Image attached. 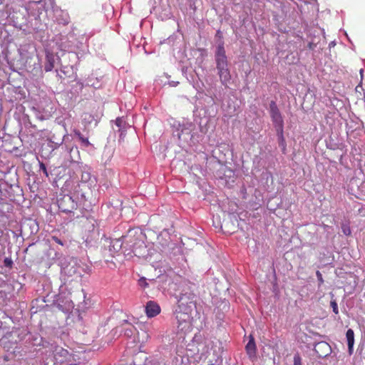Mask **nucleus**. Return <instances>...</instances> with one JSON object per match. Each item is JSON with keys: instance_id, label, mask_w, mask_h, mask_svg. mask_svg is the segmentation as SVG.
Segmentation results:
<instances>
[{"instance_id": "b1692460", "label": "nucleus", "mask_w": 365, "mask_h": 365, "mask_svg": "<svg viewBox=\"0 0 365 365\" xmlns=\"http://www.w3.org/2000/svg\"><path fill=\"white\" fill-rule=\"evenodd\" d=\"M316 274H317V279H318L319 282L320 283H323L324 280H323L322 274H321V272L319 271H317Z\"/></svg>"}, {"instance_id": "f3484780", "label": "nucleus", "mask_w": 365, "mask_h": 365, "mask_svg": "<svg viewBox=\"0 0 365 365\" xmlns=\"http://www.w3.org/2000/svg\"><path fill=\"white\" fill-rule=\"evenodd\" d=\"M131 233H132V231L129 230L128 235L127 236H125V237H123V239H124V242L133 243L131 246L133 247V249H135V247L137 245L138 242H133L130 239L127 240V239L130 238L132 237Z\"/></svg>"}, {"instance_id": "cd10ccee", "label": "nucleus", "mask_w": 365, "mask_h": 365, "mask_svg": "<svg viewBox=\"0 0 365 365\" xmlns=\"http://www.w3.org/2000/svg\"><path fill=\"white\" fill-rule=\"evenodd\" d=\"M141 234H139L138 236L136 237V240H138V237H140Z\"/></svg>"}, {"instance_id": "f257e3e1", "label": "nucleus", "mask_w": 365, "mask_h": 365, "mask_svg": "<svg viewBox=\"0 0 365 365\" xmlns=\"http://www.w3.org/2000/svg\"><path fill=\"white\" fill-rule=\"evenodd\" d=\"M194 312H196L195 295L192 292L182 294L175 312L179 331L186 333L192 330Z\"/></svg>"}, {"instance_id": "7ed1b4c3", "label": "nucleus", "mask_w": 365, "mask_h": 365, "mask_svg": "<svg viewBox=\"0 0 365 365\" xmlns=\"http://www.w3.org/2000/svg\"><path fill=\"white\" fill-rule=\"evenodd\" d=\"M270 115L276 127H279L282 140L283 139V119L281 113L274 101H271L269 104Z\"/></svg>"}, {"instance_id": "6ab92c4d", "label": "nucleus", "mask_w": 365, "mask_h": 365, "mask_svg": "<svg viewBox=\"0 0 365 365\" xmlns=\"http://www.w3.org/2000/svg\"><path fill=\"white\" fill-rule=\"evenodd\" d=\"M330 306L332 308L333 312L337 314L339 313L338 305L335 300L330 302Z\"/></svg>"}, {"instance_id": "2eb2a0df", "label": "nucleus", "mask_w": 365, "mask_h": 365, "mask_svg": "<svg viewBox=\"0 0 365 365\" xmlns=\"http://www.w3.org/2000/svg\"><path fill=\"white\" fill-rule=\"evenodd\" d=\"M319 349H327V351L324 355V356L328 355L329 352L330 351V346L328 345V344L324 343V342L318 343L315 346V351L317 352H319V351H318Z\"/></svg>"}, {"instance_id": "9d476101", "label": "nucleus", "mask_w": 365, "mask_h": 365, "mask_svg": "<svg viewBox=\"0 0 365 365\" xmlns=\"http://www.w3.org/2000/svg\"><path fill=\"white\" fill-rule=\"evenodd\" d=\"M346 339H347L349 352L350 354H351L352 353V350H353V346H354V331L351 329H349L346 331Z\"/></svg>"}, {"instance_id": "393cba45", "label": "nucleus", "mask_w": 365, "mask_h": 365, "mask_svg": "<svg viewBox=\"0 0 365 365\" xmlns=\"http://www.w3.org/2000/svg\"><path fill=\"white\" fill-rule=\"evenodd\" d=\"M40 168H41V169L43 171V173H44L46 175H48L47 170H46V168L45 165H44L43 163H41L40 164Z\"/></svg>"}, {"instance_id": "39448f33", "label": "nucleus", "mask_w": 365, "mask_h": 365, "mask_svg": "<svg viewBox=\"0 0 365 365\" xmlns=\"http://www.w3.org/2000/svg\"><path fill=\"white\" fill-rule=\"evenodd\" d=\"M215 61L217 67L228 66L223 44L218 45L215 53Z\"/></svg>"}, {"instance_id": "412c9836", "label": "nucleus", "mask_w": 365, "mask_h": 365, "mask_svg": "<svg viewBox=\"0 0 365 365\" xmlns=\"http://www.w3.org/2000/svg\"><path fill=\"white\" fill-rule=\"evenodd\" d=\"M13 262L11 258L6 257L4 260V265L6 267L11 268L12 267Z\"/></svg>"}, {"instance_id": "aec40b11", "label": "nucleus", "mask_w": 365, "mask_h": 365, "mask_svg": "<svg viewBox=\"0 0 365 365\" xmlns=\"http://www.w3.org/2000/svg\"><path fill=\"white\" fill-rule=\"evenodd\" d=\"M341 229H342L343 233L345 235L349 236L351 235V229L349 226H347L346 225H343L341 227Z\"/></svg>"}, {"instance_id": "a878e982", "label": "nucleus", "mask_w": 365, "mask_h": 365, "mask_svg": "<svg viewBox=\"0 0 365 365\" xmlns=\"http://www.w3.org/2000/svg\"><path fill=\"white\" fill-rule=\"evenodd\" d=\"M120 365H133V364L129 363V364H124L122 361ZM135 365H144V360H141V361L140 363L135 364Z\"/></svg>"}, {"instance_id": "dca6fc26", "label": "nucleus", "mask_w": 365, "mask_h": 365, "mask_svg": "<svg viewBox=\"0 0 365 365\" xmlns=\"http://www.w3.org/2000/svg\"><path fill=\"white\" fill-rule=\"evenodd\" d=\"M122 244H123V242H121L119 239H116L111 242L110 246L113 247V248L114 249V250L115 252H118L122 247Z\"/></svg>"}, {"instance_id": "20e7f679", "label": "nucleus", "mask_w": 365, "mask_h": 365, "mask_svg": "<svg viewBox=\"0 0 365 365\" xmlns=\"http://www.w3.org/2000/svg\"><path fill=\"white\" fill-rule=\"evenodd\" d=\"M59 210L63 212H72L77 208V202L68 195H65L58 200Z\"/></svg>"}, {"instance_id": "c85d7f7f", "label": "nucleus", "mask_w": 365, "mask_h": 365, "mask_svg": "<svg viewBox=\"0 0 365 365\" xmlns=\"http://www.w3.org/2000/svg\"><path fill=\"white\" fill-rule=\"evenodd\" d=\"M362 72H363V69H360V73H361V75L362 74Z\"/></svg>"}, {"instance_id": "4be33fe9", "label": "nucleus", "mask_w": 365, "mask_h": 365, "mask_svg": "<svg viewBox=\"0 0 365 365\" xmlns=\"http://www.w3.org/2000/svg\"><path fill=\"white\" fill-rule=\"evenodd\" d=\"M51 238H52V240H53L55 242H56L57 244H58V245H61V246H63V242H62V241H61V240L58 237H56V236H52V237H51Z\"/></svg>"}, {"instance_id": "4468645a", "label": "nucleus", "mask_w": 365, "mask_h": 365, "mask_svg": "<svg viewBox=\"0 0 365 365\" xmlns=\"http://www.w3.org/2000/svg\"><path fill=\"white\" fill-rule=\"evenodd\" d=\"M145 359L146 356L142 353H138L134 355L132 361L130 362L133 365H135V364H138L141 361V360H144V365H145Z\"/></svg>"}, {"instance_id": "f8f14e48", "label": "nucleus", "mask_w": 365, "mask_h": 365, "mask_svg": "<svg viewBox=\"0 0 365 365\" xmlns=\"http://www.w3.org/2000/svg\"><path fill=\"white\" fill-rule=\"evenodd\" d=\"M73 133H74V135L78 138V140L81 141V144L85 146V147H88L91 143L88 140V138H85L82 134L80 132V130H77V129H74L73 130Z\"/></svg>"}, {"instance_id": "6e6552de", "label": "nucleus", "mask_w": 365, "mask_h": 365, "mask_svg": "<svg viewBox=\"0 0 365 365\" xmlns=\"http://www.w3.org/2000/svg\"><path fill=\"white\" fill-rule=\"evenodd\" d=\"M217 69L218 71V75L222 84L227 86V83H230L231 80V75L228 66L217 67Z\"/></svg>"}, {"instance_id": "c756f323", "label": "nucleus", "mask_w": 365, "mask_h": 365, "mask_svg": "<svg viewBox=\"0 0 365 365\" xmlns=\"http://www.w3.org/2000/svg\"><path fill=\"white\" fill-rule=\"evenodd\" d=\"M359 87V86H357L356 87V91H358Z\"/></svg>"}, {"instance_id": "ddd939ff", "label": "nucleus", "mask_w": 365, "mask_h": 365, "mask_svg": "<svg viewBox=\"0 0 365 365\" xmlns=\"http://www.w3.org/2000/svg\"><path fill=\"white\" fill-rule=\"evenodd\" d=\"M125 327L124 328V334L128 337H131L137 331L136 328L131 324L125 322Z\"/></svg>"}, {"instance_id": "f03ea898", "label": "nucleus", "mask_w": 365, "mask_h": 365, "mask_svg": "<svg viewBox=\"0 0 365 365\" xmlns=\"http://www.w3.org/2000/svg\"><path fill=\"white\" fill-rule=\"evenodd\" d=\"M54 359L56 365H77L74 355L63 348L56 349Z\"/></svg>"}, {"instance_id": "423d86ee", "label": "nucleus", "mask_w": 365, "mask_h": 365, "mask_svg": "<svg viewBox=\"0 0 365 365\" xmlns=\"http://www.w3.org/2000/svg\"><path fill=\"white\" fill-rule=\"evenodd\" d=\"M86 229L90 232V235H88L86 238V242L87 243H90L92 241L97 240L99 237V232L98 227H96L95 224L91 222L88 221L86 225Z\"/></svg>"}, {"instance_id": "0eeeda50", "label": "nucleus", "mask_w": 365, "mask_h": 365, "mask_svg": "<svg viewBox=\"0 0 365 365\" xmlns=\"http://www.w3.org/2000/svg\"><path fill=\"white\" fill-rule=\"evenodd\" d=\"M160 307L156 302L149 301L145 306V313L148 318L154 317L160 313Z\"/></svg>"}, {"instance_id": "a211bd4d", "label": "nucleus", "mask_w": 365, "mask_h": 365, "mask_svg": "<svg viewBox=\"0 0 365 365\" xmlns=\"http://www.w3.org/2000/svg\"><path fill=\"white\" fill-rule=\"evenodd\" d=\"M91 174L88 172H83L81 174V182L83 183H86L88 182L91 179Z\"/></svg>"}, {"instance_id": "5701e85b", "label": "nucleus", "mask_w": 365, "mask_h": 365, "mask_svg": "<svg viewBox=\"0 0 365 365\" xmlns=\"http://www.w3.org/2000/svg\"><path fill=\"white\" fill-rule=\"evenodd\" d=\"M294 365H301V358L299 356H295L294 359Z\"/></svg>"}, {"instance_id": "1a4fd4ad", "label": "nucleus", "mask_w": 365, "mask_h": 365, "mask_svg": "<svg viewBox=\"0 0 365 365\" xmlns=\"http://www.w3.org/2000/svg\"><path fill=\"white\" fill-rule=\"evenodd\" d=\"M55 64V57L52 53L47 52L45 58L44 70L49 72L53 70Z\"/></svg>"}, {"instance_id": "bb28decb", "label": "nucleus", "mask_w": 365, "mask_h": 365, "mask_svg": "<svg viewBox=\"0 0 365 365\" xmlns=\"http://www.w3.org/2000/svg\"><path fill=\"white\" fill-rule=\"evenodd\" d=\"M120 122H121V120H120V119L118 118V119L116 120V124H117V125H118V126H120Z\"/></svg>"}, {"instance_id": "9b49d317", "label": "nucleus", "mask_w": 365, "mask_h": 365, "mask_svg": "<svg viewBox=\"0 0 365 365\" xmlns=\"http://www.w3.org/2000/svg\"><path fill=\"white\" fill-rule=\"evenodd\" d=\"M246 351L250 356H253L256 354V345L255 343L254 338L250 336V339L246 345Z\"/></svg>"}]
</instances>
